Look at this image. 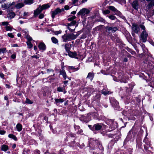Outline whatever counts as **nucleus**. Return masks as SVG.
<instances>
[{"mask_svg":"<svg viewBox=\"0 0 154 154\" xmlns=\"http://www.w3.org/2000/svg\"><path fill=\"white\" fill-rule=\"evenodd\" d=\"M50 7V5L48 4H44L42 6L40 5L39 7L34 12V15L36 17L42 12L43 10L47 9Z\"/></svg>","mask_w":154,"mask_h":154,"instance_id":"1","label":"nucleus"},{"mask_svg":"<svg viewBox=\"0 0 154 154\" xmlns=\"http://www.w3.org/2000/svg\"><path fill=\"white\" fill-rule=\"evenodd\" d=\"M62 38L63 42H67L71 41L72 40L75 39L76 38V35L73 33H69L66 35L64 34L62 35Z\"/></svg>","mask_w":154,"mask_h":154,"instance_id":"2","label":"nucleus"},{"mask_svg":"<svg viewBox=\"0 0 154 154\" xmlns=\"http://www.w3.org/2000/svg\"><path fill=\"white\" fill-rule=\"evenodd\" d=\"M132 33L133 36L135 35V33L138 34L140 32V29L139 26L136 24H133L132 26Z\"/></svg>","mask_w":154,"mask_h":154,"instance_id":"3","label":"nucleus"},{"mask_svg":"<svg viewBox=\"0 0 154 154\" xmlns=\"http://www.w3.org/2000/svg\"><path fill=\"white\" fill-rule=\"evenodd\" d=\"M148 34L146 31H143L140 35V40L143 42H145L147 41Z\"/></svg>","mask_w":154,"mask_h":154,"instance_id":"4","label":"nucleus"},{"mask_svg":"<svg viewBox=\"0 0 154 154\" xmlns=\"http://www.w3.org/2000/svg\"><path fill=\"white\" fill-rule=\"evenodd\" d=\"M110 103H111L112 106L116 109H118L119 107L118 102L113 98H111L110 99Z\"/></svg>","mask_w":154,"mask_h":154,"instance_id":"5","label":"nucleus"},{"mask_svg":"<svg viewBox=\"0 0 154 154\" xmlns=\"http://www.w3.org/2000/svg\"><path fill=\"white\" fill-rule=\"evenodd\" d=\"M89 126L91 129L93 131L99 130L102 128V126L98 124H94L92 127L91 125H89Z\"/></svg>","mask_w":154,"mask_h":154,"instance_id":"6","label":"nucleus"},{"mask_svg":"<svg viewBox=\"0 0 154 154\" xmlns=\"http://www.w3.org/2000/svg\"><path fill=\"white\" fill-rule=\"evenodd\" d=\"M89 12L90 11L88 9L83 8L77 13V14L85 15V14H88Z\"/></svg>","mask_w":154,"mask_h":154,"instance_id":"7","label":"nucleus"},{"mask_svg":"<svg viewBox=\"0 0 154 154\" xmlns=\"http://www.w3.org/2000/svg\"><path fill=\"white\" fill-rule=\"evenodd\" d=\"M134 135L131 133V131H129L127 137L126 138V140L128 141H132L133 140Z\"/></svg>","mask_w":154,"mask_h":154,"instance_id":"8","label":"nucleus"},{"mask_svg":"<svg viewBox=\"0 0 154 154\" xmlns=\"http://www.w3.org/2000/svg\"><path fill=\"white\" fill-rule=\"evenodd\" d=\"M110 122L111 123V124L110 125L109 128L112 130H114L117 127V123L114 122L112 120H111Z\"/></svg>","mask_w":154,"mask_h":154,"instance_id":"9","label":"nucleus"},{"mask_svg":"<svg viewBox=\"0 0 154 154\" xmlns=\"http://www.w3.org/2000/svg\"><path fill=\"white\" fill-rule=\"evenodd\" d=\"M51 12L52 17L53 19H54L56 15L60 13V11H59L58 10V8H57L55 10L52 11Z\"/></svg>","mask_w":154,"mask_h":154,"instance_id":"10","label":"nucleus"},{"mask_svg":"<svg viewBox=\"0 0 154 154\" xmlns=\"http://www.w3.org/2000/svg\"><path fill=\"white\" fill-rule=\"evenodd\" d=\"M106 29L108 30L109 31H111L112 32H115L117 30V28L116 27H112L107 26L106 27Z\"/></svg>","mask_w":154,"mask_h":154,"instance_id":"11","label":"nucleus"},{"mask_svg":"<svg viewBox=\"0 0 154 154\" xmlns=\"http://www.w3.org/2000/svg\"><path fill=\"white\" fill-rule=\"evenodd\" d=\"M131 4L133 8L137 10L138 8V1L137 0H135Z\"/></svg>","mask_w":154,"mask_h":154,"instance_id":"12","label":"nucleus"},{"mask_svg":"<svg viewBox=\"0 0 154 154\" xmlns=\"http://www.w3.org/2000/svg\"><path fill=\"white\" fill-rule=\"evenodd\" d=\"M38 47L40 50L44 51L45 50L46 46L44 43L41 42L38 45Z\"/></svg>","mask_w":154,"mask_h":154,"instance_id":"13","label":"nucleus"},{"mask_svg":"<svg viewBox=\"0 0 154 154\" xmlns=\"http://www.w3.org/2000/svg\"><path fill=\"white\" fill-rule=\"evenodd\" d=\"M119 78L121 82H124L126 83L127 82V80L126 79L127 78L126 76H124L119 75Z\"/></svg>","mask_w":154,"mask_h":154,"instance_id":"14","label":"nucleus"},{"mask_svg":"<svg viewBox=\"0 0 154 154\" xmlns=\"http://www.w3.org/2000/svg\"><path fill=\"white\" fill-rule=\"evenodd\" d=\"M15 14L14 12L9 11L7 17L8 18L11 19L15 17Z\"/></svg>","mask_w":154,"mask_h":154,"instance_id":"15","label":"nucleus"},{"mask_svg":"<svg viewBox=\"0 0 154 154\" xmlns=\"http://www.w3.org/2000/svg\"><path fill=\"white\" fill-rule=\"evenodd\" d=\"M68 54L70 57L74 58H76L77 54L76 52H73L69 51L68 52Z\"/></svg>","mask_w":154,"mask_h":154,"instance_id":"16","label":"nucleus"},{"mask_svg":"<svg viewBox=\"0 0 154 154\" xmlns=\"http://www.w3.org/2000/svg\"><path fill=\"white\" fill-rule=\"evenodd\" d=\"M60 74L62 75L64 79L66 80L67 78L66 73L65 71L63 69L61 70L60 71Z\"/></svg>","mask_w":154,"mask_h":154,"instance_id":"17","label":"nucleus"},{"mask_svg":"<svg viewBox=\"0 0 154 154\" xmlns=\"http://www.w3.org/2000/svg\"><path fill=\"white\" fill-rule=\"evenodd\" d=\"M94 76V74L93 73L89 72L86 77L87 79H89L91 81Z\"/></svg>","mask_w":154,"mask_h":154,"instance_id":"18","label":"nucleus"},{"mask_svg":"<svg viewBox=\"0 0 154 154\" xmlns=\"http://www.w3.org/2000/svg\"><path fill=\"white\" fill-rule=\"evenodd\" d=\"M55 103L57 105H59L58 103H63L64 101L63 99L61 98L56 99H55Z\"/></svg>","mask_w":154,"mask_h":154,"instance_id":"19","label":"nucleus"},{"mask_svg":"<svg viewBox=\"0 0 154 154\" xmlns=\"http://www.w3.org/2000/svg\"><path fill=\"white\" fill-rule=\"evenodd\" d=\"M133 102L132 98V97H127L125 101V103L128 104L129 103H132Z\"/></svg>","mask_w":154,"mask_h":154,"instance_id":"20","label":"nucleus"},{"mask_svg":"<svg viewBox=\"0 0 154 154\" xmlns=\"http://www.w3.org/2000/svg\"><path fill=\"white\" fill-rule=\"evenodd\" d=\"M16 128L17 129V130L18 131H20L22 129V125L20 124H17L16 126Z\"/></svg>","mask_w":154,"mask_h":154,"instance_id":"21","label":"nucleus"},{"mask_svg":"<svg viewBox=\"0 0 154 154\" xmlns=\"http://www.w3.org/2000/svg\"><path fill=\"white\" fill-rule=\"evenodd\" d=\"M8 149V146L5 145H2L1 146V149L3 151H6Z\"/></svg>","mask_w":154,"mask_h":154,"instance_id":"22","label":"nucleus"},{"mask_svg":"<svg viewBox=\"0 0 154 154\" xmlns=\"http://www.w3.org/2000/svg\"><path fill=\"white\" fill-rule=\"evenodd\" d=\"M101 93L102 94H103L105 95H106L107 94H109L111 93L110 92L107 91L104 89H103L102 90Z\"/></svg>","mask_w":154,"mask_h":154,"instance_id":"23","label":"nucleus"},{"mask_svg":"<svg viewBox=\"0 0 154 154\" xmlns=\"http://www.w3.org/2000/svg\"><path fill=\"white\" fill-rule=\"evenodd\" d=\"M24 4L22 3H18L16 4L15 7L17 9H20L23 7Z\"/></svg>","mask_w":154,"mask_h":154,"instance_id":"24","label":"nucleus"},{"mask_svg":"<svg viewBox=\"0 0 154 154\" xmlns=\"http://www.w3.org/2000/svg\"><path fill=\"white\" fill-rule=\"evenodd\" d=\"M68 68L70 70H73L74 71H77L79 69V67L75 68L73 66H69Z\"/></svg>","mask_w":154,"mask_h":154,"instance_id":"25","label":"nucleus"},{"mask_svg":"<svg viewBox=\"0 0 154 154\" xmlns=\"http://www.w3.org/2000/svg\"><path fill=\"white\" fill-rule=\"evenodd\" d=\"M51 40L52 42L54 44H57L58 42V40L54 37H53L51 38Z\"/></svg>","mask_w":154,"mask_h":154,"instance_id":"26","label":"nucleus"},{"mask_svg":"<svg viewBox=\"0 0 154 154\" xmlns=\"http://www.w3.org/2000/svg\"><path fill=\"white\" fill-rule=\"evenodd\" d=\"M24 2L26 4L31 5L33 3V0H25Z\"/></svg>","mask_w":154,"mask_h":154,"instance_id":"27","label":"nucleus"},{"mask_svg":"<svg viewBox=\"0 0 154 154\" xmlns=\"http://www.w3.org/2000/svg\"><path fill=\"white\" fill-rule=\"evenodd\" d=\"M8 137L10 138H12L15 140H17V138L13 134H9L8 136Z\"/></svg>","mask_w":154,"mask_h":154,"instance_id":"28","label":"nucleus"},{"mask_svg":"<svg viewBox=\"0 0 154 154\" xmlns=\"http://www.w3.org/2000/svg\"><path fill=\"white\" fill-rule=\"evenodd\" d=\"M144 23H142V24L139 25V26L141 29L143 30V31H146V28L145 26L143 25V24Z\"/></svg>","mask_w":154,"mask_h":154,"instance_id":"29","label":"nucleus"},{"mask_svg":"<svg viewBox=\"0 0 154 154\" xmlns=\"http://www.w3.org/2000/svg\"><path fill=\"white\" fill-rule=\"evenodd\" d=\"M65 48L66 50L68 53L69 51V45L68 44H66L65 45Z\"/></svg>","mask_w":154,"mask_h":154,"instance_id":"30","label":"nucleus"},{"mask_svg":"<svg viewBox=\"0 0 154 154\" xmlns=\"http://www.w3.org/2000/svg\"><path fill=\"white\" fill-rule=\"evenodd\" d=\"M25 103L28 104H32L33 103V102L28 98H26V100L25 101Z\"/></svg>","mask_w":154,"mask_h":154,"instance_id":"31","label":"nucleus"},{"mask_svg":"<svg viewBox=\"0 0 154 154\" xmlns=\"http://www.w3.org/2000/svg\"><path fill=\"white\" fill-rule=\"evenodd\" d=\"M27 44L28 45V48H30L32 47L33 45L30 41H28L27 42Z\"/></svg>","mask_w":154,"mask_h":154,"instance_id":"32","label":"nucleus"},{"mask_svg":"<svg viewBox=\"0 0 154 154\" xmlns=\"http://www.w3.org/2000/svg\"><path fill=\"white\" fill-rule=\"evenodd\" d=\"M149 7L151 8L154 6V1L152 0L149 4Z\"/></svg>","mask_w":154,"mask_h":154,"instance_id":"33","label":"nucleus"},{"mask_svg":"<svg viewBox=\"0 0 154 154\" xmlns=\"http://www.w3.org/2000/svg\"><path fill=\"white\" fill-rule=\"evenodd\" d=\"M109 8L111 10L115 12L116 9L113 6H109Z\"/></svg>","mask_w":154,"mask_h":154,"instance_id":"34","label":"nucleus"},{"mask_svg":"<svg viewBox=\"0 0 154 154\" xmlns=\"http://www.w3.org/2000/svg\"><path fill=\"white\" fill-rule=\"evenodd\" d=\"M108 17L109 18L112 20H114L116 19V17L112 15L109 16Z\"/></svg>","mask_w":154,"mask_h":154,"instance_id":"35","label":"nucleus"},{"mask_svg":"<svg viewBox=\"0 0 154 154\" xmlns=\"http://www.w3.org/2000/svg\"><path fill=\"white\" fill-rule=\"evenodd\" d=\"M5 28L7 31H11L12 30V28L10 26L7 25L6 26Z\"/></svg>","mask_w":154,"mask_h":154,"instance_id":"36","label":"nucleus"},{"mask_svg":"<svg viewBox=\"0 0 154 154\" xmlns=\"http://www.w3.org/2000/svg\"><path fill=\"white\" fill-rule=\"evenodd\" d=\"M6 48H0V54L1 53H4L5 52H6Z\"/></svg>","mask_w":154,"mask_h":154,"instance_id":"37","label":"nucleus"},{"mask_svg":"<svg viewBox=\"0 0 154 154\" xmlns=\"http://www.w3.org/2000/svg\"><path fill=\"white\" fill-rule=\"evenodd\" d=\"M114 13L116 14L119 16L121 14V13L119 11H118L117 9L115 11Z\"/></svg>","mask_w":154,"mask_h":154,"instance_id":"38","label":"nucleus"},{"mask_svg":"<svg viewBox=\"0 0 154 154\" xmlns=\"http://www.w3.org/2000/svg\"><path fill=\"white\" fill-rule=\"evenodd\" d=\"M76 18L75 16H73L72 17L68 18V20L69 21H72L73 20L75 19Z\"/></svg>","mask_w":154,"mask_h":154,"instance_id":"39","label":"nucleus"},{"mask_svg":"<svg viewBox=\"0 0 154 154\" xmlns=\"http://www.w3.org/2000/svg\"><path fill=\"white\" fill-rule=\"evenodd\" d=\"M61 30H60L59 31H55L54 33L55 35H58V34L61 33Z\"/></svg>","mask_w":154,"mask_h":154,"instance_id":"40","label":"nucleus"},{"mask_svg":"<svg viewBox=\"0 0 154 154\" xmlns=\"http://www.w3.org/2000/svg\"><path fill=\"white\" fill-rule=\"evenodd\" d=\"M26 38L28 40V41H30H30L32 40V37L29 36H27Z\"/></svg>","mask_w":154,"mask_h":154,"instance_id":"41","label":"nucleus"},{"mask_svg":"<svg viewBox=\"0 0 154 154\" xmlns=\"http://www.w3.org/2000/svg\"><path fill=\"white\" fill-rule=\"evenodd\" d=\"M63 88L61 87H59L57 88V90L58 91L62 92L63 91Z\"/></svg>","mask_w":154,"mask_h":154,"instance_id":"42","label":"nucleus"},{"mask_svg":"<svg viewBox=\"0 0 154 154\" xmlns=\"http://www.w3.org/2000/svg\"><path fill=\"white\" fill-rule=\"evenodd\" d=\"M15 4V3L14 2H13L12 3H9L8 4V6H7V8H10V7L12 5H14Z\"/></svg>","mask_w":154,"mask_h":154,"instance_id":"43","label":"nucleus"},{"mask_svg":"<svg viewBox=\"0 0 154 154\" xmlns=\"http://www.w3.org/2000/svg\"><path fill=\"white\" fill-rule=\"evenodd\" d=\"M11 58L13 59H14L16 57V54H13L11 56Z\"/></svg>","mask_w":154,"mask_h":154,"instance_id":"44","label":"nucleus"},{"mask_svg":"<svg viewBox=\"0 0 154 154\" xmlns=\"http://www.w3.org/2000/svg\"><path fill=\"white\" fill-rule=\"evenodd\" d=\"M44 17V14H41L39 15L38 17L39 19H42Z\"/></svg>","mask_w":154,"mask_h":154,"instance_id":"45","label":"nucleus"},{"mask_svg":"<svg viewBox=\"0 0 154 154\" xmlns=\"http://www.w3.org/2000/svg\"><path fill=\"white\" fill-rule=\"evenodd\" d=\"M6 133L5 131L4 130H0V134L1 135H4Z\"/></svg>","mask_w":154,"mask_h":154,"instance_id":"46","label":"nucleus"},{"mask_svg":"<svg viewBox=\"0 0 154 154\" xmlns=\"http://www.w3.org/2000/svg\"><path fill=\"white\" fill-rule=\"evenodd\" d=\"M8 36L11 38H13L14 37V35L12 34V33H9L8 34Z\"/></svg>","mask_w":154,"mask_h":154,"instance_id":"47","label":"nucleus"},{"mask_svg":"<svg viewBox=\"0 0 154 154\" xmlns=\"http://www.w3.org/2000/svg\"><path fill=\"white\" fill-rule=\"evenodd\" d=\"M83 132V131L81 129H79V130H78V131L77 132V133L78 134H81V133H82Z\"/></svg>","mask_w":154,"mask_h":154,"instance_id":"48","label":"nucleus"},{"mask_svg":"<svg viewBox=\"0 0 154 154\" xmlns=\"http://www.w3.org/2000/svg\"><path fill=\"white\" fill-rule=\"evenodd\" d=\"M8 24V23L7 22H4L2 23V24L3 26H5V25L7 26Z\"/></svg>","mask_w":154,"mask_h":154,"instance_id":"49","label":"nucleus"},{"mask_svg":"<svg viewBox=\"0 0 154 154\" xmlns=\"http://www.w3.org/2000/svg\"><path fill=\"white\" fill-rule=\"evenodd\" d=\"M76 22L75 20H72L71 23L72 26H74L76 23Z\"/></svg>","mask_w":154,"mask_h":154,"instance_id":"50","label":"nucleus"},{"mask_svg":"<svg viewBox=\"0 0 154 154\" xmlns=\"http://www.w3.org/2000/svg\"><path fill=\"white\" fill-rule=\"evenodd\" d=\"M104 13L106 14H109L110 13V11L108 10H105L104 11Z\"/></svg>","mask_w":154,"mask_h":154,"instance_id":"51","label":"nucleus"},{"mask_svg":"<svg viewBox=\"0 0 154 154\" xmlns=\"http://www.w3.org/2000/svg\"><path fill=\"white\" fill-rule=\"evenodd\" d=\"M50 72H54V70L52 69H47V73H49Z\"/></svg>","mask_w":154,"mask_h":154,"instance_id":"52","label":"nucleus"},{"mask_svg":"<svg viewBox=\"0 0 154 154\" xmlns=\"http://www.w3.org/2000/svg\"><path fill=\"white\" fill-rule=\"evenodd\" d=\"M74 127L75 128V130H78L80 129V127L78 126H75V125H74Z\"/></svg>","mask_w":154,"mask_h":154,"instance_id":"53","label":"nucleus"},{"mask_svg":"<svg viewBox=\"0 0 154 154\" xmlns=\"http://www.w3.org/2000/svg\"><path fill=\"white\" fill-rule=\"evenodd\" d=\"M66 26H67V27H69V26H72V24L71 23H67L66 24Z\"/></svg>","mask_w":154,"mask_h":154,"instance_id":"54","label":"nucleus"},{"mask_svg":"<svg viewBox=\"0 0 154 154\" xmlns=\"http://www.w3.org/2000/svg\"><path fill=\"white\" fill-rule=\"evenodd\" d=\"M69 8V7L68 5H65L64 7V9L66 10H68Z\"/></svg>","mask_w":154,"mask_h":154,"instance_id":"55","label":"nucleus"},{"mask_svg":"<svg viewBox=\"0 0 154 154\" xmlns=\"http://www.w3.org/2000/svg\"><path fill=\"white\" fill-rule=\"evenodd\" d=\"M58 10L59 11H60V13L62 12H63L64 11V9L63 8H62L61 9H60L58 8Z\"/></svg>","mask_w":154,"mask_h":154,"instance_id":"56","label":"nucleus"},{"mask_svg":"<svg viewBox=\"0 0 154 154\" xmlns=\"http://www.w3.org/2000/svg\"><path fill=\"white\" fill-rule=\"evenodd\" d=\"M141 47L143 49V50H144V49L145 48V45H144V44H142L141 45Z\"/></svg>","mask_w":154,"mask_h":154,"instance_id":"57","label":"nucleus"},{"mask_svg":"<svg viewBox=\"0 0 154 154\" xmlns=\"http://www.w3.org/2000/svg\"><path fill=\"white\" fill-rule=\"evenodd\" d=\"M67 28L68 29H69L70 31L71 32H73L74 30V29H71L69 27H67Z\"/></svg>","mask_w":154,"mask_h":154,"instance_id":"58","label":"nucleus"},{"mask_svg":"<svg viewBox=\"0 0 154 154\" xmlns=\"http://www.w3.org/2000/svg\"><path fill=\"white\" fill-rule=\"evenodd\" d=\"M116 1H118L119 2H125V0H114Z\"/></svg>","mask_w":154,"mask_h":154,"instance_id":"59","label":"nucleus"},{"mask_svg":"<svg viewBox=\"0 0 154 154\" xmlns=\"http://www.w3.org/2000/svg\"><path fill=\"white\" fill-rule=\"evenodd\" d=\"M4 75L2 73H0V77L2 78H3L4 77Z\"/></svg>","mask_w":154,"mask_h":154,"instance_id":"60","label":"nucleus"},{"mask_svg":"<svg viewBox=\"0 0 154 154\" xmlns=\"http://www.w3.org/2000/svg\"><path fill=\"white\" fill-rule=\"evenodd\" d=\"M31 57L32 58H35L36 59H37L38 58V57L35 55L32 56H31Z\"/></svg>","mask_w":154,"mask_h":154,"instance_id":"61","label":"nucleus"},{"mask_svg":"<svg viewBox=\"0 0 154 154\" xmlns=\"http://www.w3.org/2000/svg\"><path fill=\"white\" fill-rule=\"evenodd\" d=\"M113 136L114 135L112 134H110L109 135H108V137H109L112 138L113 137Z\"/></svg>","mask_w":154,"mask_h":154,"instance_id":"62","label":"nucleus"},{"mask_svg":"<svg viewBox=\"0 0 154 154\" xmlns=\"http://www.w3.org/2000/svg\"><path fill=\"white\" fill-rule=\"evenodd\" d=\"M28 13L24 12V14H23V16H26L27 15H28Z\"/></svg>","mask_w":154,"mask_h":154,"instance_id":"63","label":"nucleus"},{"mask_svg":"<svg viewBox=\"0 0 154 154\" xmlns=\"http://www.w3.org/2000/svg\"><path fill=\"white\" fill-rule=\"evenodd\" d=\"M4 99L5 100H8V97L7 96H5L4 97Z\"/></svg>","mask_w":154,"mask_h":154,"instance_id":"64","label":"nucleus"}]
</instances>
